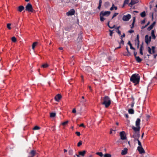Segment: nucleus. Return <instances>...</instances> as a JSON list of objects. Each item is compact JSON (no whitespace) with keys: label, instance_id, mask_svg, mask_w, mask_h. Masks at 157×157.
I'll return each mask as SVG.
<instances>
[{"label":"nucleus","instance_id":"1","mask_svg":"<svg viewBox=\"0 0 157 157\" xmlns=\"http://www.w3.org/2000/svg\"><path fill=\"white\" fill-rule=\"evenodd\" d=\"M140 80V76L137 74L132 75L130 78V81L134 83L135 85H136L139 83Z\"/></svg>","mask_w":157,"mask_h":157},{"label":"nucleus","instance_id":"2","mask_svg":"<svg viewBox=\"0 0 157 157\" xmlns=\"http://www.w3.org/2000/svg\"><path fill=\"white\" fill-rule=\"evenodd\" d=\"M111 101L109 97L105 96L103 98L102 105H104L105 107L107 108L110 105Z\"/></svg>","mask_w":157,"mask_h":157},{"label":"nucleus","instance_id":"3","mask_svg":"<svg viewBox=\"0 0 157 157\" xmlns=\"http://www.w3.org/2000/svg\"><path fill=\"white\" fill-rule=\"evenodd\" d=\"M140 120L139 118H137L135 124L136 127L134 126L132 127V129L135 132H139L140 129Z\"/></svg>","mask_w":157,"mask_h":157},{"label":"nucleus","instance_id":"4","mask_svg":"<svg viewBox=\"0 0 157 157\" xmlns=\"http://www.w3.org/2000/svg\"><path fill=\"white\" fill-rule=\"evenodd\" d=\"M120 136L121 140H125L126 139V135L125 132L122 131L120 132Z\"/></svg>","mask_w":157,"mask_h":157},{"label":"nucleus","instance_id":"5","mask_svg":"<svg viewBox=\"0 0 157 157\" xmlns=\"http://www.w3.org/2000/svg\"><path fill=\"white\" fill-rule=\"evenodd\" d=\"M155 47L154 46H152L151 48L150 47H148V52L150 54H154L155 53Z\"/></svg>","mask_w":157,"mask_h":157},{"label":"nucleus","instance_id":"6","mask_svg":"<svg viewBox=\"0 0 157 157\" xmlns=\"http://www.w3.org/2000/svg\"><path fill=\"white\" fill-rule=\"evenodd\" d=\"M110 13V12L109 11H101L100 13V15L103 16H108Z\"/></svg>","mask_w":157,"mask_h":157},{"label":"nucleus","instance_id":"7","mask_svg":"<svg viewBox=\"0 0 157 157\" xmlns=\"http://www.w3.org/2000/svg\"><path fill=\"white\" fill-rule=\"evenodd\" d=\"M131 18V15L128 14L126 15H124L122 18L123 20L124 21H128Z\"/></svg>","mask_w":157,"mask_h":157},{"label":"nucleus","instance_id":"8","mask_svg":"<svg viewBox=\"0 0 157 157\" xmlns=\"http://www.w3.org/2000/svg\"><path fill=\"white\" fill-rule=\"evenodd\" d=\"M151 36H149L148 35H146L145 36V42L146 43L148 44L149 43L151 40Z\"/></svg>","mask_w":157,"mask_h":157},{"label":"nucleus","instance_id":"9","mask_svg":"<svg viewBox=\"0 0 157 157\" xmlns=\"http://www.w3.org/2000/svg\"><path fill=\"white\" fill-rule=\"evenodd\" d=\"M75 13V11L74 9H71L66 13V14L67 16H71L73 15Z\"/></svg>","mask_w":157,"mask_h":157},{"label":"nucleus","instance_id":"10","mask_svg":"<svg viewBox=\"0 0 157 157\" xmlns=\"http://www.w3.org/2000/svg\"><path fill=\"white\" fill-rule=\"evenodd\" d=\"M137 149L140 154L145 153V151L142 146H138L137 147Z\"/></svg>","mask_w":157,"mask_h":157},{"label":"nucleus","instance_id":"11","mask_svg":"<svg viewBox=\"0 0 157 157\" xmlns=\"http://www.w3.org/2000/svg\"><path fill=\"white\" fill-rule=\"evenodd\" d=\"M139 2L138 0H131L130 3L129 4V6H131Z\"/></svg>","mask_w":157,"mask_h":157},{"label":"nucleus","instance_id":"12","mask_svg":"<svg viewBox=\"0 0 157 157\" xmlns=\"http://www.w3.org/2000/svg\"><path fill=\"white\" fill-rule=\"evenodd\" d=\"M61 98V95L59 94L57 95L55 97L56 101H59Z\"/></svg>","mask_w":157,"mask_h":157},{"label":"nucleus","instance_id":"13","mask_svg":"<svg viewBox=\"0 0 157 157\" xmlns=\"http://www.w3.org/2000/svg\"><path fill=\"white\" fill-rule=\"evenodd\" d=\"M128 149L127 148L125 147L124 148L123 150H122L121 151V154L122 155H125L127 153Z\"/></svg>","mask_w":157,"mask_h":157},{"label":"nucleus","instance_id":"14","mask_svg":"<svg viewBox=\"0 0 157 157\" xmlns=\"http://www.w3.org/2000/svg\"><path fill=\"white\" fill-rule=\"evenodd\" d=\"M36 154V151L35 150H33L30 152V157H34Z\"/></svg>","mask_w":157,"mask_h":157},{"label":"nucleus","instance_id":"15","mask_svg":"<svg viewBox=\"0 0 157 157\" xmlns=\"http://www.w3.org/2000/svg\"><path fill=\"white\" fill-rule=\"evenodd\" d=\"M140 136V135L139 134L135 133L134 135L132 136V137L134 139H137L139 138Z\"/></svg>","mask_w":157,"mask_h":157},{"label":"nucleus","instance_id":"16","mask_svg":"<svg viewBox=\"0 0 157 157\" xmlns=\"http://www.w3.org/2000/svg\"><path fill=\"white\" fill-rule=\"evenodd\" d=\"M155 22H154L150 26H149L147 30L149 31L151 30L153 27L155 26Z\"/></svg>","mask_w":157,"mask_h":157},{"label":"nucleus","instance_id":"17","mask_svg":"<svg viewBox=\"0 0 157 157\" xmlns=\"http://www.w3.org/2000/svg\"><path fill=\"white\" fill-rule=\"evenodd\" d=\"M24 9V7L23 6H19L17 9V10L18 11L21 12Z\"/></svg>","mask_w":157,"mask_h":157},{"label":"nucleus","instance_id":"18","mask_svg":"<svg viewBox=\"0 0 157 157\" xmlns=\"http://www.w3.org/2000/svg\"><path fill=\"white\" fill-rule=\"evenodd\" d=\"M86 151H79L78 154L79 155L84 156L86 153Z\"/></svg>","mask_w":157,"mask_h":157},{"label":"nucleus","instance_id":"19","mask_svg":"<svg viewBox=\"0 0 157 157\" xmlns=\"http://www.w3.org/2000/svg\"><path fill=\"white\" fill-rule=\"evenodd\" d=\"M117 7L116 6H115L114 4L113 3L112 4V6L110 8V10L112 11L114 10H117Z\"/></svg>","mask_w":157,"mask_h":157},{"label":"nucleus","instance_id":"20","mask_svg":"<svg viewBox=\"0 0 157 157\" xmlns=\"http://www.w3.org/2000/svg\"><path fill=\"white\" fill-rule=\"evenodd\" d=\"M136 42H137V47L138 48L139 47V35H137L136 39Z\"/></svg>","mask_w":157,"mask_h":157},{"label":"nucleus","instance_id":"21","mask_svg":"<svg viewBox=\"0 0 157 157\" xmlns=\"http://www.w3.org/2000/svg\"><path fill=\"white\" fill-rule=\"evenodd\" d=\"M143 45H141L140 49V53L141 55H143Z\"/></svg>","mask_w":157,"mask_h":157},{"label":"nucleus","instance_id":"22","mask_svg":"<svg viewBox=\"0 0 157 157\" xmlns=\"http://www.w3.org/2000/svg\"><path fill=\"white\" fill-rule=\"evenodd\" d=\"M25 10L29 12V3H28L25 7Z\"/></svg>","mask_w":157,"mask_h":157},{"label":"nucleus","instance_id":"23","mask_svg":"<svg viewBox=\"0 0 157 157\" xmlns=\"http://www.w3.org/2000/svg\"><path fill=\"white\" fill-rule=\"evenodd\" d=\"M56 113H50V116L51 118H53L56 116Z\"/></svg>","mask_w":157,"mask_h":157},{"label":"nucleus","instance_id":"24","mask_svg":"<svg viewBox=\"0 0 157 157\" xmlns=\"http://www.w3.org/2000/svg\"><path fill=\"white\" fill-rule=\"evenodd\" d=\"M37 42H35L33 43L32 45V49L34 50L35 47L37 45Z\"/></svg>","mask_w":157,"mask_h":157},{"label":"nucleus","instance_id":"25","mask_svg":"<svg viewBox=\"0 0 157 157\" xmlns=\"http://www.w3.org/2000/svg\"><path fill=\"white\" fill-rule=\"evenodd\" d=\"M119 44H120V46L118 47L117 48H121V45H123L124 44V41L122 38L121 39V42L119 43Z\"/></svg>","mask_w":157,"mask_h":157},{"label":"nucleus","instance_id":"26","mask_svg":"<svg viewBox=\"0 0 157 157\" xmlns=\"http://www.w3.org/2000/svg\"><path fill=\"white\" fill-rule=\"evenodd\" d=\"M135 58L136 61L138 63L141 62L142 61V59H141L139 56H136Z\"/></svg>","mask_w":157,"mask_h":157},{"label":"nucleus","instance_id":"27","mask_svg":"<svg viewBox=\"0 0 157 157\" xmlns=\"http://www.w3.org/2000/svg\"><path fill=\"white\" fill-rule=\"evenodd\" d=\"M48 64L47 63L43 64L41 66V67L43 68H45L48 67Z\"/></svg>","mask_w":157,"mask_h":157},{"label":"nucleus","instance_id":"28","mask_svg":"<svg viewBox=\"0 0 157 157\" xmlns=\"http://www.w3.org/2000/svg\"><path fill=\"white\" fill-rule=\"evenodd\" d=\"M140 16L143 17H144L146 15V13L145 11H144L142 12L140 14Z\"/></svg>","mask_w":157,"mask_h":157},{"label":"nucleus","instance_id":"29","mask_svg":"<svg viewBox=\"0 0 157 157\" xmlns=\"http://www.w3.org/2000/svg\"><path fill=\"white\" fill-rule=\"evenodd\" d=\"M128 112L130 114H133L134 113V110L132 109H129Z\"/></svg>","mask_w":157,"mask_h":157},{"label":"nucleus","instance_id":"30","mask_svg":"<svg viewBox=\"0 0 157 157\" xmlns=\"http://www.w3.org/2000/svg\"><path fill=\"white\" fill-rule=\"evenodd\" d=\"M40 129V128L38 126H35L33 128V130H39Z\"/></svg>","mask_w":157,"mask_h":157},{"label":"nucleus","instance_id":"31","mask_svg":"<svg viewBox=\"0 0 157 157\" xmlns=\"http://www.w3.org/2000/svg\"><path fill=\"white\" fill-rule=\"evenodd\" d=\"M128 44L130 46L131 49L135 50V48L132 47L131 44L129 41L128 42Z\"/></svg>","mask_w":157,"mask_h":157},{"label":"nucleus","instance_id":"32","mask_svg":"<svg viewBox=\"0 0 157 157\" xmlns=\"http://www.w3.org/2000/svg\"><path fill=\"white\" fill-rule=\"evenodd\" d=\"M68 153L70 155H72L73 154V150L71 149H70L68 151Z\"/></svg>","mask_w":157,"mask_h":157},{"label":"nucleus","instance_id":"33","mask_svg":"<svg viewBox=\"0 0 157 157\" xmlns=\"http://www.w3.org/2000/svg\"><path fill=\"white\" fill-rule=\"evenodd\" d=\"M11 40L12 42H15L16 41V39L15 37L13 36Z\"/></svg>","mask_w":157,"mask_h":157},{"label":"nucleus","instance_id":"34","mask_svg":"<svg viewBox=\"0 0 157 157\" xmlns=\"http://www.w3.org/2000/svg\"><path fill=\"white\" fill-rule=\"evenodd\" d=\"M96 154L100 157H102L103 156L102 153L101 152H98L96 153Z\"/></svg>","mask_w":157,"mask_h":157},{"label":"nucleus","instance_id":"35","mask_svg":"<svg viewBox=\"0 0 157 157\" xmlns=\"http://www.w3.org/2000/svg\"><path fill=\"white\" fill-rule=\"evenodd\" d=\"M151 35L153 39H155V36L154 34V31L153 30H152L151 32Z\"/></svg>","mask_w":157,"mask_h":157},{"label":"nucleus","instance_id":"36","mask_svg":"<svg viewBox=\"0 0 157 157\" xmlns=\"http://www.w3.org/2000/svg\"><path fill=\"white\" fill-rule=\"evenodd\" d=\"M104 157H111V155L109 154H106L104 155Z\"/></svg>","mask_w":157,"mask_h":157},{"label":"nucleus","instance_id":"37","mask_svg":"<svg viewBox=\"0 0 157 157\" xmlns=\"http://www.w3.org/2000/svg\"><path fill=\"white\" fill-rule=\"evenodd\" d=\"M103 16L100 15V19L101 21H103L105 20V19L103 17Z\"/></svg>","mask_w":157,"mask_h":157},{"label":"nucleus","instance_id":"38","mask_svg":"<svg viewBox=\"0 0 157 157\" xmlns=\"http://www.w3.org/2000/svg\"><path fill=\"white\" fill-rule=\"evenodd\" d=\"M11 25V24L8 23L7 25V27L9 29H11V28L10 27V26Z\"/></svg>","mask_w":157,"mask_h":157},{"label":"nucleus","instance_id":"39","mask_svg":"<svg viewBox=\"0 0 157 157\" xmlns=\"http://www.w3.org/2000/svg\"><path fill=\"white\" fill-rule=\"evenodd\" d=\"M82 141H80L78 143L77 146L78 147L80 146L82 144Z\"/></svg>","mask_w":157,"mask_h":157},{"label":"nucleus","instance_id":"40","mask_svg":"<svg viewBox=\"0 0 157 157\" xmlns=\"http://www.w3.org/2000/svg\"><path fill=\"white\" fill-rule=\"evenodd\" d=\"M128 1L129 0H125L124 3V6L126 4H128Z\"/></svg>","mask_w":157,"mask_h":157},{"label":"nucleus","instance_id":"41","mask_svg":"<svg viewBox=\"0 0 157 157\" xmlns=\"http://www.w3.org/2000/svg\"><path fill=\"white\" fill-rule=\"evenodd\" d=\"M68 121H67L65 122H63L62 123V124L63 125H66V124H67V123H68Z\"/></svg>","mask_w":157,"mask_h":157},{"label":"nucleus","instance_id":"42","mask_svg":"<svg viewBox=\"0 0 157 157\" xmlns=\"http://www.w3.org/2000/svg\"><path fill=\"white\" fill-rule=\"evenodd\" d=\"M118 14V13H114L112 17V19H113L114 17H115Z\"/></svg>","mask_w":157,"mask_h":157},{"label":"nucleus","instance_id":"43","mask_svg":"<svg viewBox=\"0 0 157 157\" xmlns=\"http://www.w3.org/2000/svg\"><path fill=\"white\" fill-rule=\"evenodd\" d=\"M135 17H134V19H133V22L132 23V26L131 27V28H132L134 27V23L135 22Z\"/></svg>","mask_w":157,"mask_h":157},{"label":"nucleus","instance_id":"44","mask_svg":"<svg viewBox=\"0 0 157 157\" xmlns=\"http://www.w3.org/2000/svg\"><path fill=\"white\" fill-rule=\"evenodd\" d=\"M135 102L134 101H133L132 103V104L130 105V106L131 107H133L134 106V104Z\"/></svg>","mask_w":157,"mask_h":157},{"label":"nucleus","instance_id":"45","mask_svg":"<svg viewBox=\"0 0 157 157\" xmlns=\"http://www.w3.org/2000/svg\"><path fill=\"white\" fill-rule=\"evenodd\" d=\"M131 55V53L130 52H128V53H127L125 55V56H130Z\"/></svg>","mask_w":157,"mask_h":157},{"label":"nucleus","instance_id":"46","mask_svg":"<svg viewBox=\"0 0 157 157\" xmlns=\"http://www.w3.org/2000/svg\"><path fill=\"white\" fill-rule=\"evenodd\" d=\"M30 12H33L32 6L31 4H30Z\"/></svg>","mask_w":157,"mask_h":157},{"label":"nucleus","instance_id":"47","mask_svg":"<svg viewBox=\"0 0 157 157\" xmlns=\"http://www.w3.org/2000/svg\"><path fill=\"white\" fill-rule=\"evenodd\" d=\"M75 134L78 136H79L80 135V133L79 132H75Z\"/></svg>","mask_w":157,"mask_h":157},{"label":"nucleus","instance_id":"48","mask_svg":"<svg viewBox=\"0 0 157 157\" xmlns=\"http://www.w3.org/2000/svg\"><path fill=\"white\" fill-rule=\"evenodd\" d=\"M138 143L139 146H142L141 143L139 140H138Z\"/></svg>","mask_w":157,"mask_h":157},{"label":"nucleus","instance_id":"49","mask_svg":"<svg viewBox=\"0 0 157 157\" xmlns=\"http://www.w3.org/2000/svg\"><path fill=\"white\" fill-rule=\"evenodd\" d=\"M72 112L73 113H76V110L75 108H74L73 109Z\"/></svg>","mask_w":157,"mask_h":157},{"label":"nucleus","instance_id":"50","mask_svg":"<svg viewBox=\"0 0 157 157\" xmlns=\"http://www.w3.org/2000/svg\"><path fill=\"white\" fill-rule=\"evenodd\" d=\"M109 31H110L109 35L110 36H112L113 33V32L111 30H109Z\"/></svg>","mask_w":157,"mask_h":157},{"label":"nucleus","instance_id":"51","mask_svg":"<svg viewBox=\"0 0 157 157\" xmlns=\"http://www.w3.org/2000/svg\"><path fill=\"white\" fill-rule=\"evenodd\" d=\"M79 126V127H83L84 128L85 127V126L84 125V124L83 123L81 124Z\"/></svg>","mask_w":157,"mask_h":157},{"label":"nucleus","instance_id":"52","mask_svg":"<svg viewBox=\"0 0 157 157\" xmlns=\"http://www.w3.org/2000/svg\"><path fill=\"white\" fill-rule=\"evenodd\" d=\"M134 32V31L132 29H131L129 31V32L130 33H132Z\"/></svg>","mask_w":157,"mask_h":157},{"label":"nucleus","instance_id":"53","mask_svg":"<svg viewBox=\"0 0 157 157\" xmlns=\"http://www.w3.org/2000/svg\"><path fill=\"white\" fill-rule=\"evenodd\" d=\"M145 20H144L142 21H141V23L142 24H144V23H145Z\"/></svg>","mask_w":157,"mask_h":157},{"label":"nucleus","instance_id":"54","mask_svg":"<svg viewBox=\"0 0 157 157\" xmlns=\"http://www.w3.org/2000/svg\"><path fill=\"white\" fill-rule=\"evenodd\" d=\"M134 55L135 56V57H136V54H137V53L136 52H135V51H134Z\"/></svg>","mask_w":157,"mask_h":157},{"label":"nucleus","instance_id":"55","mask_svg":"<svg viewBox=\"0 0 157 157\" xmlns=\"http://www.w3.org/2000/svg\"><path fill=\"white\" fill-rule=\"evenodd\" d=\"M79 155H78L76 154L74 156H75V157H80Z\"/></svg>","mask_w":157,"mask_h":157},{"label":"nucleus","instance_id":"56","mask_svg":"<svg viewBox=\"0 0 157 157\" xmlns=\"http://www.w3.org/2000/svg\"><path fill=\"white\" fill-rule=\"evenodd\" d=\"M147 26L146 25L144 26H143L141 28H142V29H144V28H146Z\"/></svg>","mask_w":157,"mask_h":157},{"label":"nucleus","instance_id":"57","mask_svg":"<svg viewBox=\"0 0 157 157\" xmlns=\"http://www.w3.org/2000/svg\"><path fill=\"white\" fill-rule=\"evenodd\" d=\"M150 117V115H146V117L147 119H148Z\"/></svg>","mask_w":157,"mask_h":157},{"label":"nucleus","instance_id":"58","mask_svg":"<svg viewBox=\"0 0 157 157\" xmlns=\"http://www.w3.org/2000/svg\"><path fill=\"white\" fill-rule=\"evenodd\" d=\"M52 130L54 131L55 129V128L53 126L52 127Z\"/></svg>","mask_w":157,"mask_h":157},{"label":"nucleus","instance_id":"59","mask_svg":"<svg viewBox=\"0 0 157 157\" xmlns=\"http://www.w3.org/2000/svg\"><path fill=\"white\" fill-rule=\"evenodd\" d=\"M139 138H137V139H134V140L135 142L136 141V140H137L138 141V140H139Z\"/></svg>","mask_w":157,"mask_h":157},{"label":"nucleus","instance_id":"60","mask_svg":"<svg viewBox=\"0 0 157 157\" xmlns=\"http://www.w3.org/2000/svg\"><path fill=\"white\" fill-rule=\"evenodd\" d=\"M59 49L60 50H62L63 49V48L62 47H59Z\"/></svg>","mask_w":157,"mask_h":157},{"label":"nucleus","instance_id":"61","mask_svg":"<svg viewBox=\"0 0 157 157\" xmlns=\"http://www.w3.org/2000/svg\"><path fill=\"white\" fill-rule=\"evenodd\" d=\"M64 153L67 152V150L65 149L64 150Z\"/></svg>","mask_w":157,"mask_h":157},{"label":"nucleus","instance_id":"62","mask_svg":"<svg viewBox=\"0 0 157 157\" xmlns=\"http://www.w3.org/2000/svg\"><path fill=\"white\" fill-rule=\"evenodd\" d=\"M102 1L101 0H99V4H101Z\"/></svg>","mask_w":157,"mask_h":157},{"label":"nucleus","instance_id":"63","mask_svg":"<svg viewBox=\"0 0 157 157\" xmlns=\"http://www.w3.org/2000/svg\"><path fill=\"white\" fill-rule=\"evenodd\" d=\"M125 36V34H123V35L121 36V38L122 39V37H124Z\"/></svg>","mask_w":157,"mask_h":157},{"label":"nucleus","instance_id":"64","mask_svg":"<svg viewBox=\"0 0 157 157\" xmlns=\"http://www.w3.org/2000/svg\"><path fill=\"white\" fill-rule=\"evenodd\" d=\"M150 23V22L149 21H148L147 23V25H146L147 26V25H148Z\"/></svg>","mask_w":157,"mask_h":157}]
</instances>
